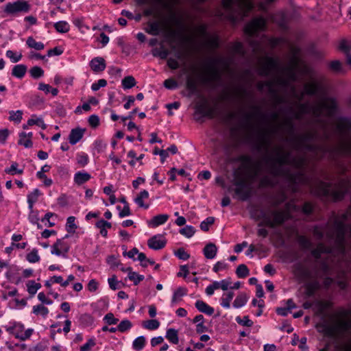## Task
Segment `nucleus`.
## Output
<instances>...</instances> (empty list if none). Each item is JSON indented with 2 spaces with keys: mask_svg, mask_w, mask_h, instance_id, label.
Segmentation results:
<instances>
[{
  "mask_svg": "<svg viewBox=\"0 0 351 351\" xmlns=\"http://www.w3.org/2000/svg\"><path fill=\"white\" fill-rule=\"evenodd\" d=\"M322 134L317 130L308 132L291 138L293 148L302 153L295 157H305V163L301 168H295L300 173L306 175L309 161L306 152L312 154L315 160L327 159L335 167L331 173L322 170L320 177L310 186L311 191L322 200L341 201L346 194L351 193V118L339 117L336 123L335 133L337 140L328 143L331 132L326 121H317ZM292 157H294L292 155Z\"/></svg>",
  "mask_w": 351,
  "mask_h": 351,
  "instance_id": "obj_1",
  "label": "nucleus"
},
{
  "mask_svg": "<svg viewBox=\"0 0 351 351\" xmlns=\"http://www.w3.org/2000/svg\"><path fill=\"white\" fill-rule=\"evenodd\" d=\"M269 139L263 133H260L251 143L252 149L263 155V160L270 174L263 176L260 179V187H274L278 184V178H280L285 180L294 191L299 184L311 186L308 177L295 170V168L304 166L305 157H292L291 152H285L280 148H277L276 155L271 156L269 154Z\"/></svg>",
  "mask_w": 351,
  "mask_h": 351,
  "instance_id": "obj_2",
  "label": "nucleus"
},
{
  "mask_svg": "<svg viewBox=\"0 0 351 351\" xmlns=\"http://www.w3.org/2000/svg\"><path fill=\"white\" fill-rule=\"evenodd\" d=\"M331 246H326L320 243L317 247L311 252L315 261L312 263L311 269L299 264L295 267V274L301 280H307L312 278H324L327 275L329 267L327 263L321 259L322 254H330L332 252Z\"/></svg>",
  "mask_w": 351,
  "mask_h": 351,
  "instance_id": "obj_3",
  "label": "nucleus"
},
{
  "mask_svg": "<svg viewBox=\"0 0 351 351\" xmlns=\"http://www.w3.org/2000/svg\"><path fill=\"white\" fill-rule=\"evenodd\" d=\"M285 70V66L280 63L279 58L266 56L260 62L258 74L263 77H271V80L274 81V87H275V85L284 88L290 87L295 95V87L291 86L289 80L283 76Z\"/></svg>",
  "mask_w": 351,
  "mask_h": 351,
  "instance_id": "obj_4",
  "label": "nucleus"
},
{
  "mask_svg": "<svg viewBox=\"0 0 351 351\" xmlns=\"http://www.w3.org/2000/svg\"><path fill=\"white\" fill-rule=\"evenodd\" d=\"M223 12H219V16L235 24L247 16L252 10V0H222Z\"/></svg>",
  "mask_w": 351,
  "mask_h": 351,
  "instance_id": "obj_5",
  "label": "nucleus"
},
{
  "mask_svg": "<svg viewBox=\"0 0 351 351\" xmlns=\"http://www.w3.org/2000/svg\"><path fill=\"white\" fill-rule=\"evenodd\" d=\"M266 22L263 18H256L252 21L247 23L244 27V32L247 36L254 51H256L261 47V44L257 40H254L258 36V34L261 31H263L265 28Z\"/></svg>",
  "mask_w": 351,
  "mask_h": 351,
  "instance_id": "obj_6",
  "label": "nucleus"
},
{
  "mask_svg": "<svg viewBox=\"0 0 351 351\" xmlns=\"http://www.w3.org/2000/svg\"><path fill=\"white\" fill-rule=\"evenodd\" d=\"M287 218L288 214L285 211L274 210H269V213L261 210L257 219L263 220V222L258 223V226L265 224L270 228H274L276 226L282 225Z\"/></svg>",
  "mask_w": 351,
  "mask_h": 351,
  "instance_id": "obj_7",
  "label": "nucleus"
},
{
  "mask_svg": "<svg viewBox=\"0 0 351 351\" xmlns=\"http://www.w3.org/2000/svg\"><path fill=\"white\" fill-rule=\"evenodd\" d=\"M234 185L236 186L234 193L241 201H246L252 196V189L245 179L236 180Z\"/></svg>",
  "mask_w": 351,
  "mask_h": 351,
  "instance_id": "obj_8",
  "label": "nucleus"
},
{
  "mask_svg": "<svg viewBox=\"0 0 351 351\" xmlns=\"http://www.w3.org/2000/svg\"><path fill=\"white\" fill-rule=\"evenodd\" d=\"M300 112L302 114H311L315 119V122L324 121L322 119V106L317 104L311 106L308 103L299 104Z\"/></svg>",
  "mask_w": 351,
  "mask_h": 351,
  "instance_id": "obj_9",
  "label": "nucleus"
},
{
  "mask_svg": "<svg viewBox=\"0 0 351 351\" xmlns=\"http://www.w3.org/2000/svg\"><path fill=\"white\" fill-rule=\"evenodd\" d=\"M30 9L29 4L25 1H17L13 3H8L5 5V12L10 14H14L17 12H28Z\"/></svg>",
  "mask_w": 351,
  "mask_h": 351,
  "instance_id": "obj_10",
  "label": "nucleus"
},
{
  "mask_svg": "<svg viewBox=\"0 0 351 351\" xmlns=\"http://www.w3.org/2000/svg\"><path fill=\"white\" fill-rule=\"evenodd\" d=\"M195 114L199 115L196 118V120L203 122L204 117L213 119L215 117V110L213 108L208 107L205 103H201L197 104L195 106Z\"/></svg>",
  "mask_w": 351,
  "mask_h": 351,
  "instance_id": "obj_11",
  "label": "nucleus"
},
{
  "mask_svg": "<svg viewBox=\"0 0 351 351\" xmlns=\"http://www.w3.org/2000/svg\"><path fill=\"white\" fill-rule=\"evenodd\" d=\"M257 88L261 91H262L265 88H267L269 93L275 97L278 104H282L285 101V99L278 95L277 89L274 87V81H272L271 79L259 82L257 84Z\"/></svg>",
  "mask_w": 351,
  "mask_h": 351,
  "instance_id": "obj_12",
  "label": "nucleus"
},
{
  "mask_svg": "<svg viewBox=\"0 0 351 351\" xmlns=\"http://www.w3.org/2000/svg\"><path fill=\"white\" fill-rule=\"evenodd\" d=\"M256 111L255 113H251V112H245L243 114L241 123L243 127L245 128H251L252 126V119L254 118V115H259L262 117H265V115H263L260 110L259 107L254 106L253 107Z\"/></svg>",
  "mask_w": 351,
  "mask_h": 351,
  "instance_id": "obj_13",
  "label": "nucleus"
},
{
  "mask_svg": "<svg viewBox=\"0 0 351 351\" xmlns=\"http://www.w3.org/2000/svg\"><path fill=\"white\" fill-rule=\"evenodd\" d=\"M319 90V86L316 83L306 84L304 85V90L300 95L295 93V97L300 101L303 99L305 95L310 96L317 95Z\"/></svg>",
  "mask_w": 351,
  "mask_h": 351,
  "instance_id": "obj_14",
  "label": "nucleus"
},
{
  "mask_svg": "<svg viewBox=\"0 0 351 351\" xmlns=\"http://www.w3.org/2000/svg\"><path fill=\"white\" fill-rule=\"evenodd\" d=\"M317 104L322 106V115L323 114L324 109H326L328 110V115L332 116L337 108L336 101L332 97H328L325 101L319 102Z\"/></svg>",
  "mask_w": 351,
  "mask_h": 351,
  "instance_id": "obj_15",
  "label": "nucleus"
},
{
  "mask_svg": "<svg viewBox=\"0 0 351 351\" xmlns=\"http://www.w3.org/2000/svg\"><path fill=\"white\" fill-rule=\"evenodd\" d=\"M90 66L95 73H99L106 69V64L105 60L101 57L93 58L90 62Z\"/></svg>",
  "mask_w": 351,
  "mask_h": 351,
  "instance_id": "obj_16",
  "label": "nucleus"
},
{
  "mask_svg": "<svg viewBox=\"0 0 351 351\" xmlns=\"http://www.w3.org/2000/svg\"><path fill=\"white\" fill-rule=\"evenodd\" d=\"M160 237H162L161 235H155L151 237L147 241L149 247L155 250L163 248L165 246L166 241L164 239H159Z\"/></svg>",
  "mask_w": 351,
  "mask_h": 351,
  "instance_id": "obj_17",
  "label": "nucleus"
},
{
  "mask_svg": "<svg viewBox=\"0 0 351 351\" xmlns=\"http://www.w3.org/2000/svg\"><path fill=\"white\" fill-rule=\"evenodd\" d=\"M85 129L80 128L72 129L69 136V143L71 145L76 144L82 138Z\"/></svg>",
  "mask_w": 351,
  "mask_h": 351,
  "instance_id": "obj_18",
  "label": "nucleus"
},
{
  "mask_svg": "<svg viewBox=\"0 0 351 351\" xmlns=\"http://www.w3.org/2000/svg\"><path fill=\"white\" fill-rule=\"evenodd\" d=\"M169 219V215L167 214H160L154 216L150 221H148V225L152 228L158 227V226L164 224Z\"/></svg>",
  "mask_w": 351,
  "mask_h": 351,
  "instance_id": "obj_19",
  "label": "nucleus"
},
{
  "mask_svg": "<svg viewBox=\"0 0 351 351\" xmlns=\"http://www.w3.org/2000/svg\"><path fill=\"white\" fill-rule=\"evenodd\" d=\"M203 252L206 258L213 259L217 254V247L215 244L209 243L204 247Z\"/></svg>",
  "mask_w": 351,
  "mask_h": 351,
  "instance_id": "obj_20",
  "label": "nucleus"
},
{
  "mask_svg": "<svg viewBox=\"0 0 351 351\" xmlns=\"http://www.w3.org/2000/svg\"><path fill=\"white\" fill-rule=\"evenodd\" d=\"M195 305L197 310L201 313H205L208 315H211L214 313V308L208 305L206 302H204L202 300L196 301Z\"/></svg>",
  "mask_w": 351,
  "mask_h": 351,
  "instance_id": "obj_21",
  "label": "nucleus"
},
{
  "mask_svg": "<svg viewBox=\"0 0 351 351\" xmlns=\"http://www.w3.org/2000/svg\"><path fill=\"white\" fill-rule=\"evenodd\" d=\"M27 67L25 64H16L12 70V75L17 78H22L25 75Z\"/></svg>",
  "mask_w": 351,
  "mask_h": 351,
  "instance_id": "obj_22",
  "label": "nucleus"
},
{
  "mask_svg": "<svg viewBox=\"0 0 351 351\" xmlns=\"http://www.w3.org/2000/svg\"><path fill=\"white\" fill-rule=\"evenodd\" d=\"M149 197V193L146 190H143L139 193V194L134 199V202L136 204L138 205V206L144 208H148L149 205L145 204L143 202V199H146Z\"/></svg>",
  "mask_w": 351,
  "mask_h": 351,
  "instance_id": "obj_23",
  "label": "nucleus"
},
{
  "mask_svg": "<svg viewBox=\"0 0 351 351\" xmlns=\"http://www.w3.org/2000/svg\"><path fill=\"white\" fill-rule=\"evenodd\" d=\"M339 48L346 53L347 63L351 66V53H350L351 45L348 43L347 40H343L340 43Z\"/></svg>",
  "mask_w": 351,
  "mask_h": 351,
  "instance_id": "obj_24",
  "label": "nucleus"
},
{
  "mask_svg": "<svg viewBox=\"0 0 351 351\" xmlns=\"http://www.w3.org/2000/svg\"><path fill=\"white\" fill-rule=\"evenodd\" d=\"M165 337L173 344H178L179 342L178 332L174 328L167 329Z\"/></svg>",
  "mask_w": 351,
  "mask_h": 351,
  "instance_id": "obj_25",
  "label": "nucleus"
},
{
  "mask_svg": "<svg viewBox=\"0 0 351 351\" xmlns=\"http://www.w3.org/2000/svg\"><path fill=\"white\" fill-rule=\"evenodd\" d=\"M225 60L223 58H217L213 60V62L211 64V69H210V75L213 78H218L219 77V70L216 67V64L218 63H224Z\"/></svg>",
  "mask_w": 351,
  "mask_h": 351,
  "instance_id": "obj_26",
  "label": "nucleus"
},
{
  "mask_svg": "<svg viewBox=\"0 0 351 351\" xmlns=\"http://www.w3.org/2000/svg\"><path fill=\"white\" fill-rule=\"evenodd\" d=\"M90 179V175L86 172L79 171L75 174L74 181L76 184L80 185Z\"/></svg>",
  "mask_w": 351,
  "mask_h": 351,
  "instance_id": "obj_27",
  "label": "nucleus"
},
{
  "mask_svg": "<svg viewBox=\"0 0 351 351\" xmlns=\"http://www.w3.org/2000/svg\"><path fill=\"white\" fill-rule=\"evenodd\" d=\"M298 242L300 246V247L303 250H309L312 247V243L311 241L303 235H299L297 237Z\"/></svg>",
  "mask_w": 351,
  "mask_h": 351,
  "instance_id": "obj_28",
  "label": "nucleus"
},
{
  "mask_svg": "<svg viewBox=\"0 0 351 351\" xmlns=\"http://www.w3.org/2000/svg\"><path fill=\"white\" fill-rule=\"evenodd\" d=\"M23 325L19 323H15L12 326L6 328V330L10 334L13 335L16 338L17 335H20L21 333H23Z\"/></svg>",
  "mask_w": 351,
  "mask_h": 351,
  "instance_id": "obj_29",
  "label": "nucleus"
},
{
  "mask_svg": "<svg viewBox=\"0 0 351 351\" xmlns=\"http://www.w3.org/2000/svg\"><path fill=\"white\" fill-rule=\"evenodd\" d=\"M187 293V289L184 287H180L173 293L171 303L176 304L181 300V298Z\"/></svg>",
  "mask_w": 351,
  "mask_h": 351,
  "instance_id": "obj_30",
  "label": "nucleus"
},
{
  "mask_svg": "<svg viewBox=\"0 0 351 351\" xmlns=\"http://www.w3.org/2000/svg\"><path fill=\"white\" fill-rule=\"evenodd\" d=\"M247 92L246 88L243 86L237 87L232 94V97L234 99L243 101L244 97L247 95Z\"/></svg>",
  "mask_w": 351,
  "mask_h": 351,
  "instance_id": "obj_31",
  "label": "nucleus"
},
{
  "mask_svg": "<svg viewBox=\"0 0 351 351\" xmlns=\"http://www.w3.org/2000/svg\"><path fill=\"white\" fill-rule=\"evenodd\" d=\"M126 270H130L128 274V278L133 281L134 285H137L141 281L144 279V276L138 274L136 272L132 271L130 267H127Z\"/></svg>",
  "mask_w": 351,
  "mask_h": 351,
  "instance_id": "obj_32",
  "label": "nucleus"
},
{
  "mask_svg": "<svg viewBox=\"0 0 351 351\" xmlns=\"http://www.w3.org/2000/svg\"><path fill=\"white\" fill-rule=\"evenodd\" d=\"M26 44L29 48H33L38 51L43 49L45 47L43 43L36 42L32 36L27 38Z\"/></svg>",
  "mask_w": 351,
  "mask_h": 351,
  "instance_id": "obj_33",
  "label": "nucleus"
},
{
  "mask_svg": "<svg viewBox=\"0 0 351 351\" xmlns=\"http://www.w3.org/2000/svg\"><path fill=\"white\" fill-rule=\"evenodd\" d=\"M40 195V192L38 189L34 190L33 192L27 195V202L29 204V210L33 208L34 204L37 201L38 196Z\"/></svg>",
  "mask_w": 351,
  "mask_h": 351,
  "instance_id": "obj_34",
  "label": "nucleus"
},
{
  "mask_svg": "<svg viewBox=\"0 0 351 351\" xmlns=\"http://www.w3.org/2000/svg\"><path fill=\"white\" fill-rule=\"evenodd\" d=\"M148 27L149 29L147 30V32L154 36L158 35L161 29L160 23L156 21L149 23Z\"/></svg>",
  "mask_w": 351,
  "mask_h": 351,
  "instance_id": "obj_35",
  "label": "nucleus"
},
{
  "mask_svg": "<svg viewBox=\"0 0 351 351\" xmlns=\"http://www.w3.org/2000/svg\"><path fill=\"white\" fill-rule=\"evenodd\" d=\"M247 300V297L245 293H240L238 295L233 302L234 308H240L245 304Z\"/></svg>",
  "mask_w": 351,
  "mask_h": 351,
  "instance_id": "obj_36",
  "label": "nucleus"
},
{
  "mask_svg": "<svg viewBox=\"0 0 351 351\" xmlns=\"http://www.w3.org/2000/svg\"><path fill=\"white\" fill-rule=\"evenodd\" d=\"M121 83H122V86L124 89L131 88L134 87L136 84L134 77L132 75H128L127 77H125L122 80Z\"/></svg>",
  "mask_w": 351,
  "mask_h": 351,
  "instance_id": "obj_37",
  "label": "nucleus"
},
{
  "mask_svg": "<svg viewBox=\"0 0 351 351\" xmlns=\"http://www.w3.org/2000/svg\"><path fill=\"white\" fill-rule=\"evenodd\" d=\"M186 85L191 95L195 94L198 92L197 84L194 79L189 77L186 80Z\"/></svg>",
  "mask_w": 351,
  "mask_h": 351,
  "instance_id": "obj_38",
  "label": "nucleus"
},
{
  "mask_svg": "<svg viewBox=\"0 0 351 351\" xmlns=\"http://www.w3.org/2000/svg\"><path fill=\"white\" fill-rule=\"evenodd\" d=\"M234 293L232 291H230L226 294H223L221 298V305L226 308H230V301L232 300L234 297Z\"/></svg>",
  "mask_w": 351,
  "mask_h": 351,
  "instance_id": "obj_39",
  "label": "nucleus"
},
{
  "mask_svg": "<svg viewBox=\"0 0 351 351\" xmlns=\"http://www.w3.org/2000/svg\"><path fill=\"white\" fill-rule=\"evenodd\" d=\"M236 274L240 278H243L249 276L250 271L244 264L239 265L236 269Z\"/></svg>",
  "mask_w": 351,
  "mask_h": 351,
  "instance_id": "obj_40",
  "label": "nucleus"
},
{
  "mask_svg": "<svg viewBox=\"0 0 351 351\" xmlns=\"http://www.w3.org/2000/svg\"><path fill=\"white\" fill-rule=\"evenodd\" d=\"M19 137L20 138L18 142L19 145H23L26 148L32 147V141L31 139L27 138V134L25 132H21Z\"/></svg>",
  "mask_w": 351,
  "mask_h": 351,
  "instance_id": "obj_41",
  "label": "nucleus"
},
{
  "mask_svg": "<svg viewBox=\"0 0 351 351\" xmlns=\"http://www.w3.org/2000/svg\"><path fill=\"white\" fill-rule=\"evenodd\" d=\"M27 291L31 295L36 294L37 291L41 287L40 283H36L34 280H29L27 283Z\"/></svg>",
  "mask_w": 351,
  "mask_h": 351,
  "instance_id": "obj_42",
  "label": "nucleus"
},
{
  "mask_svg": "<svg viewBox=\"0 0 351 351\" xmlns=\"http://www.w3.org/2000/svg\"><path fill=\"white\" fill-rule=\"evenodd\" d=\"M159 326L160 322L157 319H149L143 322V326L150 330L157 329Z\"/></svg>",
  "mask_w": 351,
  "mask_h": 351,
  "instance_id": "obj_43",
  "label": "nucleus"
},
{
  "mask_svg": "<svg viewBox=\"0 0 351 351\" xmlns=\"http://www.w3.org/2000/svg\"><path fill=\"white\" fill-rule=\"evenodd\" d=\"M145 344V338L144 336H140L135 339L132 343V347L134 350H142Z\"/></svg>",
  "mask_w": 351,
  "mask_h": 351,
  "instance_id": "obj_44",
  "label": "nucleus"
},
{
  "mask_svg": "<svg viewBox=\"0 0 351 351\" xmlns=\"http://www.w3.org/2000/svg\"><path fill=\"white\" fill-rule=\"evenodd\" d=\"M268 43L272 48H274L280 44H288V40L286 38L282 37L269 38L268 39Z\"/></svg>",
  "mask_w": 351,
  "mask_h": 351,
  "instance_id": "obj_45",
  "label": "nucleus"
},
{
  "mask_svg": "<svg viewBox=\"0 0 351 351\" xmlns=\"http://www.w3.org/2000/svg\"><path fill=\"white\" fill-rule=\"evenodd\" d=\"M10 117L9 120L11 121H14L16 123H20L22 120V116H23V111L22 110H16L13 111L11 110L9 112Z\"/></svg>",
  "mask_w": 351,
  "mask_h": 351,
  "instance_id": "obj_46",
  "label": "nucleus"
},
{
  "mask_svg": "<svg viewBox=\"0 0 351 351\" xmlns=\"http://www.w3.org/2000/svg\"><path fill=\"white\" fill-rule=\"evenodd\" d=\"M34 117H33L32 119H29L27 121V125L31 126V125H36L38 127H40L43 130H45L46 128H47V125L44 123V121L43 120V119L42 118H38V117L34 118Z\"/></svg>",
  "mask_w": 351,
  "mask_h": 351,
  "instance_id": "obj_47",
  "label": "nucleus"
},
{
  "mask_svg": "<svg viewBox=\"0 0 351 351\" xmlns=\"http://www.w3.org/2000/svg\"><path fill=\"white\" fill-rule=\"evenodd\" d=\"M54 27L57 32L66 33L69 30V25L66 21H59L54 24Z\"/></svg>",
  "mask_w": 351,
  "mask_h": 351,
  "instance_id": "obj_48",
  "label": "nucleus"
},
{
  "mask_svg": "<svg viewBox=\"0 0 351 351\" xmlns=\"http://www.w3.org/2000/svg\"><path fill=\"white\" fill-rule=\"evenodd\" d=\"M285 73H286L287 75V77L286 78L289 80V83L291 84V82L296 81L297 75H296L295 71H294L293 67L291 66H285Z\"/></svg>",
  "mask_w": 351,
  "mask_h": 351,
  "instance_id": "obj_49",
  "label": "nucleus"
},
{
  "mask_svg": "<svg viewBox=\"0 0 351 351\" xmlns=\"http://www.w3.org/2000/svg\"><path fill=\"white\" fill-rule=\"evenodd\" d=\"M132 326V322L128 319L122 320L118 326L117 327V330L121 332H124L128 330H130Z\"/></svg>",
  "mask_w": 351,
  "mask_h": 351,
  "instance_id": "obj_50",
  "label": "nucleus"
},
{
  "mask_svg": "<svg viewBox=\"0 0 351 351\" xmlns=\"http://www.w3.org/2000/svg\"><path fill=\"white\" fill-rule=\"evenodd\" d=\"M75 217L71 216L67 218L66 228V231L69 233H74L77 226L75 223Z\"/></svg>",
  "mask_w": 351,
  "mask_h": 351,
  "instance_id": "obj_51",
  "label": "nucleus"
},
{
  "mask_svg": "<svg viewBox=\"0 0 351 351\" xmlns=\"http://www.w3.org/2000/svg\"><path fill=\"white\" fill-rule=\"evenodd\" d=\"M29 73L33 78L38 79L43 76L44 71L40 66H35L30 69Z\"/></svg>",
  "mask_w": 351,
  "mask_h": 351,
  "instance_id": "obj_52",
  "label": "nucleus"
},
{
  "mask_svg": "<svg viewBox=\"0 0 351 351\" xmlns=\"http://www.w3.org/2000/svg\"><path fill=\"white\" fill-rule=\"evenodd\" d=\"M275 21L278 24L279 27L282 30H287V17L284 14H280L279 16H277L274 19Z\"/></svg>",
  "mask_w": 351,
  "mask_h": 351,
  "instance_id": "obj_53",
  "label": "nucleus"
},
{
  "mask_svg": "<svg viewBox=\"0 0 351 351\" xmlns=\"http://www.w3.org/2000/svg\"><path fill=\"white\" fill-rule=\"evenodd\" d=\"M179 232L185 236L187 238L191 237L195 232V228L191 226H186V227L181 228Z\"/></svg>",
  "mask_w": 351,
  "mask_h": 351,
  "instance_id": "obj_54",
  "label": "nucleus"
},
{
  "mask_svg": "<svg viewBox=\"0 0 351 351\" xmlns=\"http://www.w3.org/2000/svg\"><path fill=\"white\" fill-rule=\"evenodd\" d=\"M33 313L36 315L40 314L45 317L48 314L49 310L45 306L40 304L33 306Z\"/></svg>",
  "mask_w": 351,
  "mask_h": 351,
  "instance_id": "obj_55",
  "label": "nucleus"
},
{
  "mask_svg": "<svg viewBox=\"0 0 351 351\" xmlns=\"http://www.w3.org/2000/svg\"><path fill=\"white\" fill-rule=\"evenodd\" d=\"M140 262H141V265L143 267H147V263H144V261H146V262H149V263L150 265H154L155 264V262L154 260L152 259H150V258H147L146 257V255L143 253V252H138V258H137Z\"/></svg>",
  "mask_w": 351,
  "mask_h": 351,
  "instance_id": "obj_56",
  "label": "nucleus"
},
{
  "mask_svg": "<svg viewBox=\"0 0 351 351\" xmlns=\"http://www.w3.org/2000/svg\"><path fill=\"white\" fill-rule=\"evenodd\" d=\"M106 262L112 269H114L122 265L121 262L118 261L114 255L108 256L106 258Z\"/></svg>",
  "mask_w": 351,
  "mask_h": 351,
  "instance_id": "obj_57",
  "label": "nucleus"
},
{
  "mask_svg": "<svg viewBox=\"0 0 351 351\" xmlns=\"http://www.w3.org/2000/svg\"><path fill=\"white\" fill-rule=\"evenodd\" d=\"M18 163L17 162H13L10 168H7L5 169V172L10 175H14L16 173L21 174L23 172V169H18Z\"/></svg>",
  "mask_w": 351,
  "mask_h": 351,
  "instance_id": "obj_58",
  "label": "nucleus"
},
{
  "mask_svg": "<svg viewBox=\"0 0 351 351\" xmlns=\"http://www.w3.org/2000/svg\"><path fill=\"white\" fill-rule=\"evenodd\" d=\"M80 321L81 324L88 326L93 323V318L90 314L84 313L80 315Z\"/></svg>",
  "mask_w": 351,
  "mask_h": 351,
  "instance_id": "obj_59",
  "label": "nucleus"
},
{
  "mask_svg": "<svg viewBox=\"0 0 351 351\" xmlns=\"http://www.w3.org/2000/svg\"><path fill=\"white\" fill-rule=\"evenodd\" d=\"M27 260L29 263H37L40 260V256L38 254V250L36 249H33L31 252L27 254Z\"/></svg>",
  "mask_w": 351,
  "mask_h": 351,
  "instance_id": "obj_60",
  "label": "nucleus"
},
{
  "mask_svg": "<svg viewBox=\"0 0 351 351\" xmlns=\"http://www.w3.org/2000/svg\"><path fill=\"white\" fill-rule=\"evenodd\" d=\"M215 222V218L213 217H207L204 221L200 223V228L203 231H208L209 230V226L213 224Z\"/></svg>",
  "mask_w": 351,
  "mask_h": 351,
  "instance_id": "obj_61",
  "label": "nucleus"
},
{
  "mask_svg": "<svg viewBox=\"0 0 351 351\" xmlns=\"http://www.w3.org/2000/svg\"><path fill=\"white\" fill-rule=\"evenodd\" d=\"M330 68L335 72L344 73V69L342 67V64L339 60L332 61L330 64Z\"/></svg>",
  "mask_w": 351,
  "mask_h": 351,
  "instance_id": "obj_62",
  "label": "nucleus"
},
{
  "mask_svg": "<svg viewBox=\"0 0 351 351\" xmlns=\"http://www.w3.org/2000/svg\"><path fill=\"white\" fill-rule=\"evenodd\" d=\"M236 321L238 324L247 327H250L253 325V322L249 319L248 316H244L243 318L237 317Z\"/></svg>",
  "mask_w": 351,
  "mask_h": 351,
  "instance_id": "obj_63",
  "label": "nucleus"
},
{
  "mask_svg": "<svg viewBox=\"0 0 351 351\" xmlns=\"http://www.w3.org/2000/svg\"><path fill=\"white\" fill-rule=\"evenodd\" d=\"M175 254L176 256L179 258V259H181V260H184V261H186L187 259L189 258L190 257V255L189 254H188L184 248L182 247H180L179 248L176 252H175Z\"/></svg>",
  "mask_w": 351,
  "mask_h": 351,
  "instance_id": "obj_64",
  "label": "nucleus"
}]
</instances>
